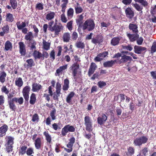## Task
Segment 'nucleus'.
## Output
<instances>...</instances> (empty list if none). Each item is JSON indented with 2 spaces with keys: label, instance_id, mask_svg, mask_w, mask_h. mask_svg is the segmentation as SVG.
I'll list each match as a JSON object with an SVG mask.
<instances>
[{
  "label": "nucleus",
  "instance_id": "obj_1",
  "mask_svg": "<svg viewBox=\"0 0 156 156\" xmlns=\"http://www.w3.org/2000/svg\"><path fill=\"white\" fill-rule=\"evenodd\" d=\"M82 29L84 31L87 30L88 31L92 30L95 27V24L93 20L90 19L86 20L82 26Z\"/></svg>",
  "mask_w": 156,
  "mask_h": 156
},
{
  "label": "nucleus",
  "instance_id": "obj_2",
  "mask_svg": "<svg viewBox=\"0 0 156 156\" xmlns=\"http://www.w3.org/2000/svg\"><path fill=\"white\" fill-rule=\"evenodd\" d=\"M79 65L77 63H74L69 68V69L72 71V74L75 81H77L79 76L77 75V70L79 69Z\"/></svg>",
  "mask_w": 156,
  "mask_h": 156
},
{
  "label": "nucleus",
  "instance_id": "obj_3",
  "mask_svg": "<svg viewBox=\"0 0 156 156\" xmlns=\"http://www.w3.org/2000/svg\"><path fill=\"white\" fill-rule=\"evenodd\" d=\"M75 130V129L73 126L67 125L65 126L62 128L61 131V135L62 136L66 135L68 132H73Z\"/></svg>",
  "mask_w": 156,
  "mask_h": 156
},
{
  "label": "nucleus",
  "instance_id": "obj_4",
  "mask_svg": "<svg viewBox=\"0 0 156 156\" xmlns=\"http://www.w3.org/2000/svg\"><path fill=\"white\" fill-rule=\"evenodd\" d=\"M50 31L52 32H54L55 34V36L58 35L59 32L62 30L63 28V27L60 23L58 25L55 24L53 26V27Z\"/></svg>",
  "mask_w": 156,
  "mask_h": 156
},
{
  "label": "nucleus",
  "instance_id": "obj_5",
  "mask_svg": "<svg viewBox=\"0 0 156 156\" xmlns=\"http://www.w3.org/2000/svg\"><path fill=\"white\" fill-rule=\"evenodd\" d=\"M148 140V138L146 136H142L137 138L134 140V144L135 145L140 146L143 144L146 143Z\"/></svg>",
  "mask_w": 156,
  "mask_h": 156
},
{
  "label": "nucleus",
  "instance_id": "obj_6",
  "mask_svg": "<svg viewBox=\"0 0 156 156\" xmlns=\"http://www.w3.org/2000/svg\"><path fill=\"white\" fill-rule=\"evenodd\" d=\"M84 121L86 130L91 131L92 127V122L90 118L88 116H86L84 118Z\"/></svg>",
  "mask_w": 156,
  "mask_h": 156
},
{
  "label": "nucleus",
  "instance_id": "obj_7",
  "mask_svg": "<svg viewBox=\"0 0 156 156\" xmlns=\"http://www.w3.org/2000/svg\"><path fill=\"white\" fill-rule=\"evenodd\" d=\"M30 89V87L29 86H26L23 89V96L26 101H28L29 100V92Z\"/></svg>",
  "mask_w": 156,
  "mask_h": 156
},
{
  "label": "nucleus",
  "instance_id": "obj_8",
  "mask_svg": "<svg viewBox=\"0 0 156 156\" xmlns=\"http://www.w3.org/2000/svg\"><path fill=\"white\" fill-rule=\"evenodd\" d=\"M104 37L101 35H98L96 37L92 39L91 42L95 44H99L103 42Z\"/></svg>",
  "mask_w": 156,
  "mask_h": 156
},
{
  "label": "nucleus",
  "instance_id": "obj_9",
  "mask_svg": "<svg viewBox=\"0 0 156 156\" xmlns=\"http://www.w3.org/2000/svg\"><path fill=\"white\" fill-rule=\"evenodd\" d=\"M107 119V116L104 113L99 114L98 118L97 121L98 124L101 125L106 122Z\"/></svg>",
  "mask_w": 156,
  "mask_h": 156
},
{
  "label": "nucleus",
  "instance_id": "obj_10",
  "mask_svg": "<svg viewBox=\"0 0 156 156\" xmlns=\"http://www.w3.org/2000/svg\"><path fill=\"white\" fill-rule=\"evenodd\" d=\"M19 46V52L21 55L24 56L26 54V50L25 46L24 43L20 42L18 43Z\"/></svg>",
  "mask_w": 156,
  "mask_h": 156
},
{
  "label": "nucleus",
  "instance_id": "obj_11",
  "mask_svg": "<svg viewBox=\"0 0 156 156\" xmlns=\"http://www.w3.org/2000/svg\"><path fill=\"white\" fill-rule=\"evenodd\" d=\"M132 60V58L130 56L124 55L121 56V58L119 60V63L120 64L122 63L126 62L128 61H130Z\"/></svg>",
  "mask_w": 156,
  "mask_h": 156
},
{
  "label": "nucleus",
  "instance_id": "obj_12",
  "mask_svg": "<svg viewBox=\"0 0 156 156\" xmlns=\"http://www.w3.org/2000/svg\"><path fill=\"white\" fill-rule=\"evenodd\" d=\"M48 93L49 94L47 93V90L45 91V93L44 94L43 97L45 98L48 101H49L50 100V96H52L53 95V92L52 90H51V87H49L48 88Z\"/></svg>",
  "mask_w": 156,
  "mask_h": 156
},
{
  "label": "nucleus",
  "instance_id": "obj_13",
  "mask_svg": "<svg viewBox=\"0 0 156 156\" xmlns=\"http://www.w3.org/2000/svg\"><path fill=\"white\" fill-rule=\"evenodd\" d=\"M97 68V66L95 63L92 62L91 63L88 72V75L89 76H90L94 73Z\"/></svg>",
  "mask_w": 156,
  "mask_h": 156
},
{
  "label": "nucleus",
  "instance_id": "obj_14",
  "mask_svg": "<svg viewBox=\"0 0 156 156\" xmlns=\"http://www.w3.org/2000/svg\"><path fill=\"white\" fill-rule=\"evenodd\" d=\"M147 48L144 47L136 45L134 46V52L138 54H140L142 52L146 50Z\"/></svg>",
  "mask_w": 156,
  "mask_h": 156
},
{
  "label": "nucleus",
  "instance_id": "obj_15",
  "mask_svg": "<svg viewBox=\"0 0 156 156\" xmlns=\"http://www.w3.org/2000/svg\"><path fill=\"white\" fill-rule=\"evenodd\" d=\"M34 145L37 149H39L41 147L42 144V141L41 138L38 137L35 140Z\"/></svg>",
  "mask_w": 156,
  "mask_h": 156
},
{
  "label": "nucleus",
  "instance_id": "obj_16",
  "mask_svg": "<svg viewBox=\"0 0 156 156\" xmlns=\"http://www.w3.org/2000/svg\"><path fill=\"white\" fill-rule=\"evenodd\" d=\"M125 12L127 17L130 19L132 18L134 15V13L131 9L127 8L125 10Z\"/></svg>",
  "mask_w": 156,
  "mask_h": 156
},
{
  "label": "nucleus",
  "instance_id": "obj_17",
  "mask_svg": "<svg viewBox=\"0 0 156 156\" xmlns=\"http://www.w3.org/2000/svg\"><path fill=\"white\" fill-rule=\"evenodd\" d=\"M55 15V13L53 12H48L46 15V19L48 21H51L54 19Z\"/></svg>",
  "mask_w": 156,
  "mask_h": 156
},
{
  "label": "nucleus",
  "instance_id": "obj_18",
  "mask_svg": "<svg viewBox=\"0 0 156 156\" xmlns=\"http://www.w3.org/2000/svg\"><path fill=\"white\" fill-rule=\"evenodd\" d=\"M12 48V43L9 41H7L5 43L4 50L6 51L11 50Z\"/></svg>",
  "mask_w": 156,
  "mask_h": 156
},
{
  "label": "nucleus",
  "instance_id": "obj_19",
  "mask_svg": "<svg viewBox=\"0 0 156 156\" xmlns=\"http://www.w3.org/2000/svg\"><path fill=\"white\" fill-rule=\"evenodd\" d=\"M32 91L33 92H37L42 87L41 86L36 83H33L32 85Z\"/></svg>",
  "mask_w": 156,
  "mask_h": 156
},
{
  "label": "nucleus",
  "instance_id": "obj_20",
  "mask_svg": "<svg viewBox=\"0 0 156 156\" xmlns=\"http://www.w3.org/2000/svg\"><path fill=\"white\" fill-rule=\"evenodd\" d=\"M127 36L130 41L132 42L136 40L139 37V35L137 34H127Z\"/></svg>",
  "mask_w": 156,
  "mask_h": 156
},
{
  "label": "nucleus",
  "instance_id": "obj_21",
  "mask_svg": "<svg viewBox=\"0 0 156 156\" xmlns=\"http://www.w3.org/2000/svg\"><path fill=\"white\" fill-rule=\"evenodd\" d=\"M6 76V73L5 72L3 71L0 72V82L2 84L5 82Z\"/></svg>",
  "mask_w": 156,
  "mask_h": 156
},
{
  "label": "nucleus",
  "instance_id": "obj_22",
  "mask_svg": "<svg viewBox=\"0 0 156 156\" xmlns=\"http://www.w3.org/2000/svg\"><path fill=\"white\" fill-rule=\"evenodd\" d=\"M129 27L130 30H132L133 32L137 33L138 32L137 25L136 24L130 23Z\"/></svg>",
  "mask_w": 156,
  "mask_h": 156
},
{
  "label": "nucleus",
  "instance_id": "obj_23",
  "mask_svg": "<svg viewBox=\"0 0 156 156\" xmlns=\"http://www.w3.org/2000/svg\"><path fill=\"white\" fill-rule=\"evenodd\" d=\"M15 84L18 87H21L23 84V81L22 78L21 77L16 78L15 81Z\"/></svg>",
  "mask_w": 156,
  "mask_h": 156
},
{
  "label": "nucleus",
  "instance_id": "obj_24",
  "mask_svg": "<svg viewBox=\"0 0 156 156\" xmlns=\"http://www.w3.org/2000/svg\"><path fill=\"white\" fill-rule=\"evenodd\" d=\"M116 62V61L112 60L108 61L103 63V66L105 67H112Z\"/></svg>",
  "mask_w": 156,
  "mask_h": 156
},
{
  "label": "nucleus",
  "instance_id": "obj_25",
  "mask_svg": "<svg viewBox=\"0 0 156 156\" xmlns=\"http://www.w3.org/2000/svg\"><path fill=\"white\" fill-rule=\"evenodd\" d=\"M2 29L3 31L0 32V35L1 36H3L5 34H7L9 32V27L8 25H6L4 26Z\"/></svg>",
  "mask_w": 156,
  "mask_h": 156
},
{
  "label": "nucleus",
  "instance_id": "obj_26",
  "mask_svg": "<svg viewBox=\"0 0 156 156\" xmlns=\"http://www.w3.org/2000/svg\"><path fill=\"white\" fill-rule=\"evenodd\" d=\"M15 101L13 100V98L10 99L8 101V104L10 109L12 111H15L16 108V106L14 103Z\"/></svg>",
  "mask_w": 156,
  "mask_h": 156
},
{
  "label": "nucleus",
  "instance_id": "obj_27",
  "mask_svg": "<svg viewBox=\"0 0 156 156\" xmlns=\"http://www.w3.org/2000/svg\"><path fill=\"white\" fill-rule=\"evenodd\" d=\"M16 25L18 29L20 30L24 28L26 26L25 23L23 22L21 23L20 21H18L16 23Z\"/></svg>",
  "mask_w": 156,
  "mask_h": 156
},
{
  "label": "nucleus",
  "instance_id": "obj_28",
  "mask_svg": "<svg viewBox=\"0 0 156 156\" xmlns=\"http://www.w3.org/2000/svg\"><path fill=\"white\" fill-rule=\"evenodd\" d=\"M14 138L12 137L8 136H6V143L5 144L12 145L13 144Z\"/></svg>",
  "mask_w": 156,
  "mask_h": 156
},
{
  "label": "nucleus",
  "instance_id": "obj_29",
  "mask_svg": "<svg viewBox=\"0 0 156 156\" xmlns=\"http://www.w3.org/2000/svg\"><path fill=\"white\" fill-rule=\"evenodd\" d=\"M33 56L35 59H40L42 58V54L37 51H35L33 54Z\"/></svg>",
  "mask_w": 156,
  "mask_h": 156
},
{
  "label": "nucleus",
  "instance_id": "obj_30",
  "mask_svg": "<svg viewBox=\"0 0 156 156\" xmlns=\"http://www.w3.org/2000/svg\"><path fill=\"white\" fill-rule=\"evenodd\" d=\"M34 37L32 33L30 32H29L27 34L25 35V39L27 41H31V40H33L32 39Z\"/></svg>",
  "mask_w": 156,
  "mask_h": 156
},
{
  "label": "nucleus",
  "instance_id": "obj_31",
  "mask_svg": "<svg viewBox=\"0 0 156 156\" xmlns=\"http://www.w3.org/2000/svg\"><path fill=\"white\" fill-rule=\"evenodd\" d=\"M119 40L120 39L119 37H114L112 39L111 44L113 46L116 45L119 43Z\"/></svg>",
  "mask_w": 156,
  "mask_h": 156
},
{
  "label": "nucleus",
  "instance_id": "obj_32",
  "mask_svg": "<svg viewBox=\"0 0 156 156\" xmlns=\"http://www.w3.org/2000/svg\"><path fill=\"white\" fill-rule=\"evenodd\" d=\"M69 81L66 79L64 80V84L62 87V89L64 90H67L69 87Z\"/></svg>",
  "mask_w": 156,
  "mask_h": 156
},
{
  "label": "nucleus",
  "instance_id": "obj_33",
  "mask_svg": "<svg viewBox=\"0 0 156 156\" xmlns=\"http://www.w3.org/2000/svg\"><path fill=\"white\" fill-rule=\"evenodd\" d=\"M36 98L35 94L32 93L30 97V104L31 105H34L36 101Z\"/></svg>",
  "mask_w": 156,
  "mask_h": 156
},
{
  "label": "nucleus",
  "instance_id": "obj_34",
  "mask_svg": "<svg viewBox=\"0 0 156 156\" xmlns=\"http://www.w3.org/2000/svg\"><path fill=\"white\" fill-rule=\"evenodd\" d=\"M75 138L74 137L70 138L69 140V142L67 145V147L69 148H71L73 147V144L75 142Z\"/></svg>",
  "mask_w": 156,
  "mask_h": 156
},
{
  "label": "nucleus",
  "instance_id": "obj_35",
  "mask_svg": "<svg viewBox=\"0 0 156 156\" xmlns=\"http://www.w3.org/2000/svg\"><path fill=\"white\" fill-rule=\"evenodd\" d=\"M43 48L46 50H48L50 49V43L46 42L45 40H43Z\"/></svg>",
  "mask_w": 156,
  "mask_h": 156
},
{
  "label": "nucleus",
  "instance_id": "obj_36",
  "mask_svg": "<svg viewBox=\"0 0 156 156\" xmlns=\"http://www.w3.org/2000/svg\"><path fill=\"white\" fill-rule=\"evenodd\" d=\"M83 14H81L78 17L76 20V22L77 25H78L79 27H80L81 24L82 23V20L83 19Z\"/></svg>",
  "mask_w": 156,
  "mask_h": 156
},
{
  "label": "nucleus",
  "instance_id": "obj_37",
  "mask_svg": "<svg viewBox=\"0 0 156 156\" xmlns=\"http://www.w3.org/2000/svg\"><path fill=\"white\" fill-rule=\"evenodd\" d=\"M60 94V91L56 90L55 92L53 94V99L58 100Z\"/></svg>",
  "mask_w": 156,
  "mask_h": 156
},
{
  "label": "nucleus",
  "instance_id": "obj_38",
  "mask_svg": "<svg viewBox=\"0 0 156 156\" xmlns=\"http://www.w3.org/2000/svg\"><path fill=\"white\" fill-rule=\"evenodd\" d=\"M70 38V34L69 33H65L63 36V41L65 42H68L69 41Z\"/></svg>",
  "mask_w": 156,
  "mask_h": 156
},
{
  "label": "nucleus",
  "instance_id": "obj_39",
  "mask_svg": "<svg viewBox=\"0 0 156 156\" xmlns=\"http://www.w3.org/2000/svg\"><path fill=\"white\" fill-rule=\"evenodd\" d=\"M43 134L45 136L47 142L49 143H50L51 140V136L49 135L48 132L47 131L44 132Z\"/></svg>",
  "mask_w": 156,
  "mask_h": 156
},
{
  "label": "nucleus",
  "instance_id": "obj_40",
  "mask_svg": "<svg viewBox=\"0 0 156 156\" xmlns=\"http://www.w3.org/2000/svg\"><path fill=\"white\" fill-rule=\"evenodd\" d=\"M75 9L76 12L77 14L81 13L83 11V9L80 6H79L78 3H77L76 5L75 6Z\"/></svg>",
  "mask_w": 156,
  "mask_h": 156
},
{
  "label": "nucleus",
  "instance_id": "obj_41",
  "mask_svg": "<svg viewBox=\"0 0 156 156\" xmlns=\"http://www.w3.org/2000/svg\"><path fill=\"white\" fill-rule=\"evenodd\" d=\"M10 3L12 9H15L17 5L16 0H10Z\"/></svg>",
  "mask_w": 156,
  "mask_h": 156
},
{
  "label": "nucleus",
  "instance_id": "obj_42",
  "mask_svg": "<svg viewBox=\"0 0 156 156\" xmlns=\"http://www.w3.org/2000/svg\"><path fill=\"white\" fill-rule=\"evenodd\" d=\"M74 93L73 92H71L69 94L66 98V101L68 103L70 104L71 102V99L74 96Z\"/></svg>",
  "mask_w": 156,
  "mask_h": 156
},
{
  "label": "nucleus",
  "instance_id": "obj_43",
  "mask_svg": "<svg viewBox=\"0 0 156 156\" xmlns=\"http://www.w3.org/2000/svg\"><path fill=\"white\" fill-rule=\"evenodd\" d=\"M14 17L12 14L9 13L6 15V20L9 22H12L14 20Z\"/></svg>",
  "mask_w": 156,
  "mask_h": 156
},
{
  "label": "nucleus",
  "instance_id": "obj_44",
  "mask_svg": "<svg viewBox=\"0 0 156 156\" xmlns=\"http://www.w3.org/2000/svg\"><path fill=\"white\" fill-rule=\"evenodd\" d=\"M36 43L35 41L34 40H31L28 42L29 46L32 49L36 48L35 45Z\"/></svg>",
  "mask_w": 156,
  "mask_h": 156
},
{
  "label": "nucleus",
  "instance_id": "obj_45",
  "mask_svg": "<svg viewBox=\"0 0 156 156\" xmlns=\"http://www.w3.org/2000/svg\"><path fill=\"white\" fill-rule=\"evenodd\" d=\"M136 2L140 3L144 7L147 6L148 4L146 0H134Z\"/></svg>",
  "mask_w": 156,
  "mask_h": 156
},
{
  "label": "nucleus",
  "instance_id": "obj_46",
  "mask_svg": "<svg viewBox=\"0 0 156 156\" xmlns=\"http://www.w3.org/2000/svg\"><path fill=\"white\" fill-rule=\"evenodd\" d=\"M27 147L26 146H22L20 148L19 153L21 155H23L26 153Z\"/></svg>",
  "mask_w": 156,
  "mask_h": 156
},
{
  "label": "nucleus",
  "instance_id": "obj_47",
  "mask_svg": "<svg viewBox=\"0 0 156 156\" xmlns=\"http://www.w3.org/2000/svg\"><path fill=\"white\" fill-rule=\"evenodd\" d=\"M76 47L78 48L83 49L85 47V45L83 42L81 41L78 42L76 44Z\"/></svg>",
  "mask_w": 156,
  "mask_h": 156
},
{
  "label": "nucleus",
  "instance_id": "obj_48",
  "mask_svg": "<svg viewBox=\"0 0 156 156\" xmlns=\"http://www.w3.org/2000/svg\"><path fill=\"white\" fill-rule=\"evenodd\" d=\"M73 12L74 10L72 8H70L69 9L67 12V16L70 19L72 18L73 16Z\"/></svg>",
  "mask_w": 156,
  "mask_h": 156
},
{
  "label": "nucleus",
  "instance_id": "obj_49",
  "mask_svg": "<svg viewBox=\"0 0 156 156\" xmlns=\"http://www.w3.org/2000/svg\"><path fill=\"white\" fill-rule=\"evenodd\" d=\"M13 100L16 102H18L20 105L22 104L23 102V99L22 97H20L19 98H13Z\"/></svg>",
  "mask_w": 156,
  "mask_h": 156
},
{
  "label": "nucleus",
  "instance_id": "obj_50",
  "mask_svg": "<svg viewBox=\"0 0 156 156\" xmlns=\"http://www.w3.org/2000/svg\"><path fill=\"white\" fill-rule=\"evenodd\" d=\"M26 62L27 63V66L29 67H31L34 65V62L32 59H30L26 61Z\"/></svg>",
  "mask_w": 156,
  "mask_h": 156
},
{
  "label": "nucleus",
  "instance_id": "obj_51",
  "mask_svg": "<svg viewBox=\"0 0 156 156\" xmlns=\"http://www.w3.org/2000/svg\"><path fill=\"white\" fill-rule=\"evenodd\" d=\"M32 121L35 123H37L39 121V118L37 114H35L32 116Z\"/></svg>",
  "mask_w": 156,
  "mask_h": 156
},
{
  "label": "nucleus",
  "instance_id": "obj_52",
  "mask_svg": "<svg viewBox=\"0 0 156 156\" xmlns=\"http://www.w3.org/2000/svg\"><path fill=\"white\" fill-rule=\"evenodd\" d=\"M8 129V126L6 125H4L0 128V132L3 133L5 135V132L7 131Z\"/></svg>",
  "mask_w": 156,
  "mask_h": 156
},
{
  "label": "nucleus",
  "instance_id": "obj_53",
  "mask_svg": "<svg viewBox=\"0 0 156 156\" xmlns=\"http://www.w3.org/2000/svg\"><path fill=\"white\" fill-rule=\"evenodd\" d=\"M108 54V52L107 51H104L102 53H101L98 54L99 56H100L102 60L103 58L107 56Z\"/></svg>",
  "mask_w": 156,
  "mask_h": 156
},
{
  "label": "nucleus",
  "instance_id": "obj_54",
  "mask_svg": "<svg viewBox=\"0 0 156 156\" xmlns=\"http://www.w3.org/2000/svg\"><path fill=\"white\" fill-rule=\"evenodd\" d=\"M12 145L5 144V146L6 147V151L7 152L9 153L12 151Z\"/></svg>",
  "mask_w": 156,
  "mask_h": 156
},
{
  "label": "nucleus",
  "instance_id": "obj_55",
  "mask_svg": "<svg viewBox=\"0 0 156 156\" xmlns=\"http://www.w3.org/2000/svg\"><path fill=\"white\" fill-rule=\"evenodd\" d=\"M34 153V149L32 147L29 148L27 150L26 154L28 155H32Z\"/></svg>",
  "mask_w": 156,
  "mask_h": 156
},
{
  "label": "nucleus",
  "instance_id": "obj_56",
  "mask_svg": "<svg viewBox=\"0 0 156 156\" xmlns=\"http://www.w3.org/2000/svg\"><path fill=\"white\" fill-rule=\"evenodd\" d=\"M56 111L55 110H53L50 113V115L52 120H54L56 119V117L55 115Z\"/></svg>",
  "mask_w": 156,
  "mask_h": 156
},
{
  "label": "nucleus",
  "instance_id": "obj_57",
  "mask_svg": "<svg viewBox=\"0 0 156 156\" xmlns=\"http://www.w3.org/2000/svg\"><path fill=\"white\" fill-rule=\"evenodd\" d=\"M132 5L137 11H141L143 9V7L137 3L132 4Z\"/></svg>",
  "mask_w": 156,
  "mask_h": 156
},
{
  "label": "nucleus",
  "instance_id": "obj_58",
  "mask_svg": "<svg viewBox=\"0 0 156 156\" xmlns=\"http://www.w3.org/2000/svg\"><path fill=\"white\" fill-rule=\"evenodd\" d=\"M55 52L54 50H52L50 54V56L51 58V60L53 61L55 58Z\"/></svg>",
  "mask_w": 156,
  "mask_h": 156
},
{
  "label": "nucleus",
  "instance_id": "obj_59",
  "mask_svg": "<svg viewBox=\"0 0 156 156\" xmlns=\"http://www.w3.org/2000/svg\"><path fill=\"white\" fill-rule=\"evenodd\" d=\"M73 21L71 20L68 22L67 24V27L69 30H71L73 29Z\"/></svg>",
  "mask_w": 156,
  "mask_h": 156
},
{
  "label": "nucleus",
  "instance_id": "obj_60",
  "mask_svg": "<svg viewBox=\"0 0 156 156\" xmlns=\"http://www.w3.org/2000/svg\"><path fill=\"white\" fill-rule=\"evenodd\" d=\"M1 90L2 92L5 93L6 94H8L9 92L8 89H7L6 86H3Z\"/></svg>",
  "mask_w": 156,
  "mask_h": 156
},
{
  "label": "nucleus",
  "instance_id": "obj_61",
  "mask_svg": "<svg viewBox=\"0 0 156 156\" xmlns=\"http://www.w3.org/2000/svg\"><path fill=\"white\" fill-rule=\"evenodd\" d=\"M122 55L120 53H118L116 54L114 56H113L114 58H116V59L115 60L116 61V62L119 63V61L120 59V58L122 56Z\"/></svg>",
  "mask_w": 156,
  "mask_h": 156
},
{
  "label": "nucleus",
  "instance_id": "obj_62",
  "mask_svg": "<svg viewBox=\"0 0 156 156\" xmlns=\"http://www.w3.org/2000/svg\"><path fill=\"white\" fill-rule=\"evenodd\" d=\"M36 8L39 10H42L44 9L43 4L40 3H37L36 5Z\"/></svg>",
  "mask_w": 156,
  "mask_h": 156
},
{
  "label": "nucleus",
  "instance_id": "obj_63",
  "mask_svg": "<svg viewBox=\"0 0 156 156\" xmlns=\"http://www.w3.org/2000/svg\"><path fill=\"white\" fill-rule=\"evenodd\" d=\"M156 51V42H153L151 48V53H153Z\"/></svg>",
  "mask_w": 156,
  "mask_h": 156
},
{
  "label": "nucleus",
  "instance_id": "obj_64",
  "mask_svg": "<svg viewBox=\"0 0 156 156\" xmlns=\"http://www.w3.org/2000/svg\"><path fill=\"white\" fill-rule=\"evenodd\" d=\"M151 13L152 14H156V5L151 6Z\"/></svg>",
  "mask_w": 156,
  "mask_h": 156
}]
</instances>
